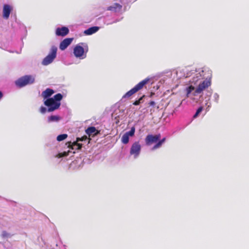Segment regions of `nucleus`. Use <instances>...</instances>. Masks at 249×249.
<instances>
[{
  "label": "nucleus",
  "mask_w": 249,
  "mask_h": 249,
  "mask_svg": "<svg viewBox=\"0 0 249 249\" xmlns=\"http://www.w3.org/2000/svg\"><path fill=\"white\" fill-rule=\"evenodd\" d=\"M135 132V128L134 126H132L129 131H127L125 133L129 137H133L134 135Z\"/></svg>",
  "instance_id": "412c9836"
},
{
  "label": "nucleus",
  "mask_w": 249,
  "mask_h": 249,
  "mask_svg": "<svg viewBox=\"0 0 249 249\" xmlns=\"http://www.w3.org/2000/svg\"><path fill=\"white\" fill-rule=\"evenodd\" d=\"M83 143H77L76 141L74 142L71 144V148L73 150H80L82 146H83Z\"/></svg>",
  "instance_id": "dca6fc26"
},
{
  "label": "nucleus",
  "mask_w": 249,
  "mask_h": 249,
  "mask_svg": "<svg viewBox=\"0 0 249 249\" xmlns=\"http://www.w3.org/2000/svg\"><path fill=\"white\" fill-rule=\"evenodd\" d=\"M68 137V135L66 134H62L57 136L56 138L57 141L61 142L66 139Z\"/></svg>",
  "instance_id": "aec40b11"
},
{
  "label": "nucleus",
  "mask_w": 249,
  "mask_h": 249,
  "mask_svg": "<svg viewBox=\"0 0 249 249\" xmlns=\"http://www.w3.org/2000/svg\"><path fill=\"white\" fill-rule=\"evenodd\" d=\"M183 101V100H182V101L181 102V103H180L179 104V105H178V107H180V106L181 105V104H182Z\"/></svg>",
  "instance_id": "e433bc0d"
},
{
  "label": "nucleus",
  "mask_w": 249,
  "mask_h": 249,
  "mask_svg": "<svg viewBox=\"0 0 249 249\" xmlns=\"http://www.w3.org/2000/svg\"><path fill=\"white\" fill-rule=\"evenodd\" d=\"M12 10V7L8 4H4L3 7V18L8 19Z\"/></svg>",
  "instance_id": "9b49d317"
},
{
  "label": "nucleus",
  "mask_w": 249,
  "mask_h": 249,
  "mask_svg": "<svg viewBox=\"0 0 249 249\" xmlns=\"http://www.w3.org/2000/svg\"><path fill=\"white\" fill-rule=\"evenodd\" d=\"M150 78H146L137 84L134 88L127 91L124 96L123 98H128L133 94L141 89L144 85L149 81Z\"/></svg>",
  "instance_id": "39448f33"
},
{
  "label": "nucleus",
  "mask_w": 249,
  "mask_h": 249,
  "mask_svg": "<svg viewBox=\"0 0 249 249\" xmlns=\"http://www.w3.org/2000/svg\"><path fill=\"white\" fill-rule=\"evenodd\" d=\"M8 234V233L6 231H3L1 235L4 238L7 237Z\"/></svg>",
  "instance_id": "c756f323"
},
{
  "label": "nucleus",
  "mask_w": 249,
  "mask_h": 249,
  "mask_svg": "<svg viewBox=\"0 0 249 249\" xmlns=\"http://www.w3.org/2000/svg\"><path fill=\"white\" fill-rule=\"evenodd\" d=\"M141 103V101L137 100H136L133 104L135 106L139 105Z\"/></svg>",
  "instance_id": "7c9ffc66"
},
{
  "label": "nucleus",
  "mask_w": 249,
  "mask_h": 249,
  "mask_svg": "<svg viewBox=\"0 0 249 249\" xmlns=\"http://www.w3.org/2000/svg\"><path fill=\"white\" fill-rule=\"evenodd\" d=\"M212 90H207V92L206 93V95L208 97H210L212 95Z\"/></svg>",
  "instance_id": "c85d7f7f"
},
{
  "label": "nucleus",
  "mask_w": 249,
  "mask_h": 249,
  "mask_svg": "<svg viewBox=\"0 0 249 249\" xmlns=\"http://www.w3.org/2000/svg\"><path fill=\"white\" fill-rule=\"evenodd\" d=\"M149 105L150 106H154L155 105V103L154 101H151L149 103Z\"/></svg>",
  "instance_id": "2f4dec72"
},
{
  "label": "nucleus",
  "mask_w": 249,
  "mask_h": 249,
  "mask_svg": "<svg viewBox=\"0 0 249 249\" xmlns=\"http://www.w3.org/2000/svg\"><path fill=\"white\" fill-rule=\"evenodd\" d=\"M210 85L211 81L210 79H207L200 82L195 90V86L190 84V85L187 86L185 88V90L186 92V97H189L191 94L193 96H196L198 94H200L206 88H208Z\"/></svg>",
  "instance_id": "f257e3e1"
},
{
  "label": "nucleus",
  "mask_w": 249,
  "mask_h": 249,
  "mask_svg": "<svg viewBox=\"0 0 249 249\" xmlns=\"http://www.w3.org/2000/svg\"><path fill=\"white\" fill-rule=\"evenodd\" d=\"M99 27L98 26L91 27L85 30L84 34L86 35H91L96 33L99 30Z\"/></svg>",
  "instance_id": "2eb2a0df"
},
{
  "label": "nucleus",
  "mask_w": 249,
  "mask_h": 249,
  "mask_svg": "<svg viewBox=\"0 0 249 249\" xmlns=\"http://www.w3.org/2000/svg\"><path fill=\"white\" fill-rule=\"evenodd\" d=\"M62 120V118L58 115H52L47 118L48 123H57Z\"/></svg>",
  "instance_id": "4468645a"
},
{
  "label": "nucleus",
  "mask_w": 249,
  "mask_h": 249,
  "mask_svg": "<svg viewBox=\"0 0 249 249\" xmlns=\"http://www.w3.org/2000/svg\"><path fill=\"white\" fill-rule=\"evenodd\" d=\"M142 147L139 142H134L130 149V155L133 156L134 159H137L140 155Z\"/></svg>",
  "instance_id": "423d86ee"
},
{
  "label": "nucleus",
  "mask_w": 249,
  "mask_h": 249,
  "mask_svg": "<svg viewBox=\"0 0 249 249\" xmlns=\"http://www.w3.org/2000/svg\"><path fill=\"white\" fill-rule=\"evenodd\" d=\"M210 106H210V105H208V107H207V108H209V107H210Z\"/></svg>",
  "instance_id": "ea45409f"
},
{
  "label": "nucleus",
  "mask_w": 249,
  "mask_h": 249,
  "mask_svg": "<svg viewBox=\"0 0 249 249\" xmlns=\"http://www.w3.org/2000/svg\"><path fill=\"white\" fill-rule=\"evenodd\" d=\"M70 30L66 26L58 27L55 30V35L58 36H65L69 33Z\"/></svg>",
  "instance_id": "1a4fd4ad"
},
{
  "label": "nucleus",
  "mask_w": 249,
  "mask_h": 249,
  "mask_svg": "<svg viewBox=\"0 0 249 249\" xmlns=\"http://www.w3.org/2000/svg\"><path fill=\"white\" fill-rule=\"evenodd\" d=\"M89 141L87 137L86 136H84L82 137H77L76 138V142L77 143H80L79 142H83L85 143H86L87 142H89Z\"/></svg>",
  "instance_id": "a211bd4d"
},
{
  "label": "nucleus",
  "mask_w": 249,
  "mask_h": 249,
  "mask_svg": "<svg viewBox=\"0 0 249 249\" xmlns=\"http://www.w3.org/2000/svg\"><path fill=\"white\" fill-rule=\"evenodd\" d=\"M73 38H66L62 40L59 45V49L62 50H65L72 42Z\"/></svg>",
  "instance_id": "9d476101"
},
{
  "label": "nucleus",
  "mask_w": 249,
  "mask_h": 249,
  "mask_svg": "<svg viewBox=\"0 0 249 249\" xmlns=\"http://www.w3.org/2000/svg\"><path fill=\"white\" fill-rule=\"evenodd\" d=\"M166 140V138H163L161 140H159V141L163 144Z\"/></svg>",
  "instance_id": "473e14b6"
},
{
  "label": "nucleus",
  "mask_w": 249,
  "mask_h": 249,
  "mask_svg": "<svg viewBox=\"0 0 249 249\" xmlns=\"http://www.w3.org/2000/svg\"><path fill=\"white\" fill-rule=\"evenodd\" d=\"M183 101V100H182V101L181 102V103H180L179 104V105H178V107H180V106L181 105V104H182Z\"/></svg>",
  "instance_id": "c9c22d12"
},
{
  "label": "nucleus",
  "mask_w": 249,
  "mask_h": 249,
  "mask_svg": "<svg viewBox=\"0 0 249 249\" xmlns=\"http://www.w3.org/2000/svg\"><path fill=\"white\" fill-rule=\"evenodd\" d=\"M54 93V91L51 89L47 88L41 93V96L44 99L47 100L49 98H51V96Z\"/></svg>",
  "instance_id": "ddd939ff"
},
{
  "label": "nucleus",
  "mask_w": 249,
  "mask_h": 249,
  "mask_svg": "<svg viewBox=\"0 0 249 249\" xmlns=\"http://www.w3.org/2000/svg\"><path fill=\"white\" fill-rule=\"evenodd\" d=\"M209 100H210V98H209V99H208V100L206 101V102H207V103H206V104H208V101H209Z\"/></svg>",
  "instance_id": "58836bf2"
},
{
  "label": "nucleus",
  "mask_w": 249,
  "mask_h": 249,
  "mask_svg": "<svg viewBox=\"0 0 249 249\" xmlns=\"http://www.w3.org/2000/svg\"><path fill=\"white\" fill-rule=\"evenodd\" d=\"M96 130V128L94 126H89L86 130V133L88 135H90L92 134L93 133H95Z\"/></svg>",
  "instance_id": "f3484780"
},
{
  "label": "nucleus",
  "mask_w": 249,
  "mask_h": 249,
  "mask_svg": "<svg viewBox=\"0 0 249 249\" xmlns=\"http://www.w3.org/2000/svg\"><path fill=\"white\" fill-rule=\"evenodd\" d=\"M162 143L159 140L157 142H156V144H155L153 147L152 148V150H155L160 147H161Z\"/></svg>",
  "instance_id": "5701e85b"
},
{
  "label": "nucleus",
  "mask_w": 249,
  "mask_h": 249,
  "mask_svg": "<svg viewBox=\"0 0 249 249\" xmlns=\"http://www.w3.org/2000/svg\"><path fill=\"white\" fill-rule=\"evenodd\" d=\"M160 138V134L155 135L152 134L147 135L145 139V144L146 145H150L153 143L157 142Z\"/></svg>",
  "instance_id": "6e6552de"
},
{
  "label": "nucleus",
  "mask_w": 249,
  "mask_h": 249,
  "mask_svg": "<svg viewBox=\"0 0 249 249\" xmlns=\"http://www.w3.org/2000/svg\"><path fill=\"white\" fill-rule=\"evenodd\" d=\"M73 54L76 58L83 59L86 57V50L81 45H76L73 48Z\"/></svg>",
  "instance_id": "0eeeda50"
},
{
  "label": "nucleus",
  "mask_w": 249,
  "mask_h": 249,
  "mask_svg": "<svg viewBox=\"0 0 249 249\" xmlns=\"http://www.w3.org/2000/svg\"><path fill=\"white\" fill-rule=\"evenodd\" d=\"M62 98V94L58 93L54 95L53 97L45 100L44 101V104L47 107V111L51 112L58 109L60 107V102Z\"/></svg>",
  "instance_id": "f03ea898"
},
{
  "label": "nucleus",
  "mask_w": 249,
  "mask_h": 249,
  "mask_svg": "<svg viewBox=\"0 0 249 249\" xmlns=\"http://www.w3.org/2000/svg\"><path fill=\"white\" fill-rule=\"evenodd\" d=\"M203 107H199L196 110L195 114L193 116V117L194 118H197L198 115L200 114V113L202 112V111L203 110Z\"/></svg>",
  "instance_id": "4be33fe9"
},
{
  "label": "nucleus",
  "mask_w": 249,
  "mask_h": 249,
  "mask_svg": "<svg viewBox=\"0 0 249 249\" xmlns=\"http://www.w3.org/2000/svg\"><path fill=\"white\" fill-rule=\"evenodd\" d=\"M47 111V108L41 106L40 108V112L44 114L46 113V112Z\"/></svg>",
  "instance_id": "a878e982"
},
{
  "label": "nucleus",
  "mask_w": 249,
  "mask_h": 249,
  "mask_svg": "<svg viewBox=\"0 0 249 249\" xmlns=\"http://www.w3.org/2000/svg\"><path fill=\"white\" fill-rule=\"evenodd\" d=\"M113 8L111 6L108 7L107 10H111Z\"/></svg>",
  "instance_id": "f704fd0d"
},
{
  "label": "nucleus",
  "mask_w": 249,
  "mask_h": 249,
  "mask_svg": "<svg viewBox=\"0 0 249 249\" xmlns=\"http://www.w3.org/2000/svg\"><path fill=\"white\" fill-rule=\"evenodd\" d=\"M57 48L55 46H52L49 53L43 59L41 64L47 66L52 63L56 57Z\"/></svg>",
  "instance_id": "20e7f679"
},
{
  "label": "nucleus",
  "mask_w": 249,
  "mask_h": 249,
  "mask_svg": "<svg viewBox=\"0 0 249 249\" xmlns=\"http://www.w3.org/2000/svg\"><path fill=\"white\" fill-rule=\"evenodd\" d=\"M145 97V95H143L138 100L141 101V103L142 102L143 98Z\"/></svg>",
  "instance_id": "72a5a7b5"
},
{
  "label": "nucleus",
  "mask_w": 249,
  "mask_h": 249,
  "mask_svg": "<svg viewBox=\"0 0 249 249\" xmlns=\"http://www.w3.org/2000/svg\"><path fill=\"white\" fill-rule=\"evenodd\" d=\"M66 156V154L65 153H59L58 154L56 157L58 158H62L64 156Z\"/></svg>",
  "instance_id": "bb28decb"
},
{
  "label": "nucleus",
  "mask_w": 249,
  "mask_h": 249,
  "mask_svg": "<svg viewBox=\"0 0 249 249\" xmlns=\"http://www.w3.org/2000/svg\"><path fill=\"white\" fill-rule=\"evenodd\" d=\"M196 71H191L190 72L187 73V77H189L191 76L192 74L195 73V72H197Z\"/></svg>",
  "instance_id": "cd10ccee"
},
{
  "label": "nucleus",
  "mask_w": 249,
  "mask_h": 249,
  "mask_svg": "<svg viewBox=\"0 0 249 249\" xmlns=\"http://www.w3.org/2000/svg\"><path fill=\"white\" fill-rule=\"evenodd\" d=\"M77 45H81L83 47L85 48L86 50V53H87L88 51V44L84 42H81L78 43Z\"/></svg>",
  "instance_id": "b1692460"
},
{
  "label": "nucleus",
  "mask_w": 249,
  "mask_h": 249,
  "mask_svg": "<svg viewBox=\"0 0 249 249\" xmlns=\"http://www.w3.org/2000/svg\"><path fill=\"white\" fill-rule=\"evenodd\" d=\"M213 98H214V101L216 103H218V100H219V96L218 94L217 93H215L213 94Z\"/></svg>",
  "instance_id": "393cba45"
},
{
  "label": "nucleus",
  "mask_w": 249,
  "mask_h": 249,
  "mask_svg": "<svg viewBox=\"0 0 249 249\" xmlns=\"http://www.w3.org/2000/svg\"><path fill=\"white\" fill-rule=\"evenodd\" d=\"M35 82V76L33 75H25L18 78L15 81V85L21 88L28 85H32Z\"/></svg>",
  "instance_id": "7ed1b4c3"
},
{
  "label": "nucleus",
  "mask_w": 249,
  "mask_h": 249,
  "mask_svg": "<svg viewBox=\"0 0 249 249\" xmlns=\"http://www.w3.org/2000/svg\"><path fill=\"white\" fill-rule=\"evenodd\" d=\"M129 141V137L127 136L125 133H124L121 138V141L122 143H123L124 144H126L128 143Z\"/></svg>",
  "instance_id": "6ab92c4d"
},
{
  "label": "nucleus",
  "mask_w": 249,
  "mask_h": 249,
  "mask_svg": "<svg viewBox=\"0 0 249 249\" xmlns=\"http://www.w3.org/2000/svg\"><path fill=\"white\" fill-rule=\"evenodd\" d=\"M119 21V20H116L114 21L113 22L115 23V22H117V21Z\"/></svg>",
  "instance_id": "4c0bfd02"
},
{
  "label": "nucleus",
  "mask_w": 249,
  "mask_h": 249,
  "mask_svg": "<svg viewBox=\"0 0 249 249\" xmlns=\"http://www.w3.org/2000/svg\"><path fill=\"white\" fill-rule=\"evenodd\" d=\"M203 71L202 70L201 71H200L198 73H196L192 79L190 81V84H192L195 86H196L198 81L203 78L201 72L203 73Z\"/></svg>",
  "instance_id": "f8f14e48"
}]
</instances>
